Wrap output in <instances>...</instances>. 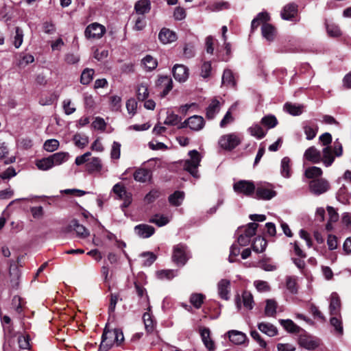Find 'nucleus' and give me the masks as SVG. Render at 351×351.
<instances>
[{
    "instance_id": "f257e3e1",
    "label": "nucleus",
    "mask_w": 351,
    "mask_h": 351,
    "mask_svg": "<svg viewBox=\"0 0 351 351\" xmlns=\"http://www.w3.org/2000/svg\"><path fill=\"white\" fill-rule=\"evenodd\" d=\"M189 159L185 160L183 164V168L185 171L190 173L194 178H198L197 168L201 162V156L197 150H191L189 152Z\"/></svg>"
},
{
    "instance_id": "f03ea898",
    "label": "nucleus",
    "mask_w": 351,
    "mask_h": 351,
    "mask_svg": "<svg viewBox=\"0 0 351 351\" xmlns=\"http://www.w3.org/2000/svg\"><path fill=\"white\" fill-rule=\"evenodd\" d=\"M21 262V258L18 257L16 262L14 261H9V282L12 289H17L20 283L21 271L18 267V265Z\"/></svg>"
},
{
    "instance_id": "7ed1b4c3",
    "label": "nucleus",
    "mask_w": 351,
    "mask_h": 351,
    "mask_svg": "<svg viewBox=\"0 0 351 351\" xmlns=\"http://www.w3.org/2000/svg\"><path fill=\"white\" fill-rule=\"evenodd\" d=\"M241 143L240 137L235 133L225 134L219 140V146L223 149L232 150Z\"/></svg>"
},
{
    "instance_id": "20e7f679",
    "label": "nucleus",
    "mask_w": 351,
    "mask_h": 351,
    "mask_svg": "<svg viewBox=\"0 0 351 351\" xmlns=\"http://www.w3.org/2000/svg\"><path fill=\"white\" fill-rule=\"evenodd\" d=\"M276 195V192L269 183H259L256 190V197L258 199L269 200Z\"/></svg>"
},
{
    "instance_id": "39448f33",
    "label": "nucleus",
    "mask_w": 351,
    "mask_h": 351,
    "mask_svg": "<svg viewBox=\"0 0 351 351\" xmlns=\"http://www.w3.org/2000/svg\"><path fill=\"white\" fill-rule=\"evenodd\" d=\"M233 189L237 193L250 196L254 193L256 186L252 181L239 180L234 184Z\"/></svg>"
},
{
    "instance_id": "423d86ee",
    "label": "nucleus",
    "mask_w": 351,
    "mask_h": 351,
    "mask_svg": "<svg viewBox=\"0 0 351 351\" xmlns=\"http://www.w3.org/2000/svg\"><path fill=\"white\" fill-rule=\"evenodd\" d=\"M309 189L311 193L316 195H319L328 191L330 184L326 179H313L309 182Z\"/></svg>"
},
{
    "instance_id": "0eeeda50",
    "label": "nucleus",
    "mask_w": 351,
    "mask_h": 351,
    "mask_svg": "<svg viewBox=\"0 0 351 351\" xmlns=\"http://www.w3.org/2000/svg\"><path fill=\"white\" fill-rule=\"evenodd\" d=\"M112 191L119 199H122L123 201L122 207L126 208L129 206L132 202V195L130 193L127 192L126 189L123 184H116L112 188Z\"/></svg>"
},
{
    "instance_id": "6e6552de",
    "label": "nucleus",
    "mask_w": 351,
    "mask_h": 351,
    "mask_svg": "<svg viewBox=\"0 0 351 351\" xmlns=\"http://www.w3.org/2000/svg\"><path fill=\"white\" fill-rule=\"evenodd\" d=\"M106 32V28L104 25L93 23L87 26L85 29V36L88 38L99 39L103 36Z\"/></svg>"
},
{
    "instance_id": "1a4fd4ad",
    "label": "nucleus",
    "mask_w": 351,
    "mask_h": 351,
    "mask_svg": "<svg viewBox=\"0 0 351 351\" xmlns=\"http://www.w3.org/2000/svg\"><path fill=\"white\" fill-rule=\"evenodd\" d=\"M115 335V329L112 330H108L106 328L104 329L99 346L100 351H108L116 343Z\"/></svg>"
},
{
    "instance_id": "9d476101",
    "label": "nucleus",
    "mask_w": 351,
    "mask_h": 351,
    "mask_svg": "<svg viewBox=\"0 0 351 351\" xmlns=\"http://www.w3.org/2000/svg\"><path fill=\"white\" fill-rule=\"evenodd\" d=\"M186 247L183 244H178L173 247L172 258L178 265H184L188 260Z\"/></svg>"
},
{
    "instance_id": "9b49d317",
    "label": "nucleus",
    "mask_w": 351,
    "mask_h": 351,
    "mask_svg": "<svg viewBox=\"0 0 351 351\" xmlns=\"http://www.w3.org/2000/svg\"><path fill=\"white\" fill-rule=\"evenodd\" d=\"M188 126L194 131H199L204 126V120L202 117L194 115L186 120L180 128Z\"/></svg>"
},
{
    "instance_id": "f8f14e48",
    "label": "nucleus",
    "mask_w": 351,
    "mask_h": 351,
    "mask_svg": "<svg viewBox=\"0 0 351 351\" xmlns=\"http://www.w3.org/2000/svg\"><path fill=\"white\" fill-rule=\"evenodd\" d=\"M172 72L176 80L180 82H185L189 77V69L183 64H175Z\"/></svg>"
},
{
    "instance_id": "ddd939ff",
    "label": "nucleus",
    "mask_w": 351,
    "mask_h": 351,
    "mask_svg": "<svg viewBox=\"0 0 351 351\" xmlns=\"http://www.w3.org/2000/svg\"><path fill=\"white\" fill-rule=\"evenodd\" d=\"M156 86L162 90V96H166L173 88V82L169 76H160L156 82Z\"/></svg>"
},
{
    "instance_id": "4468645a",
    "label": "nucleus",
    "mask_w": 351,
    "mask_h": 351,
    "mask_svg": "<svg viewBox=\"0 0 351 351\" xmlns=\"http://www.w3.org/2000/svg\"><path fill=\"white\" fill-rule=\"evenodd\" d=\"M217 291L219 297L225 300L230 298V281L227 279H221L217 284Z\"/></svg>"
},
{
    "instance_id": "2eb2a0df",
    "label": "nucleus",
    "mask_w": 351,
    "mask_h": 351,
    "mask_svg": "<svg viewBox=\"0 0 351 351\" xmlns=\"http://www.w3.org/2000/svg\"><path fill=\"white\" fill-rule=\"evenodd\" d=\"M176 34L168 28H162L158 34V39L163 44L171 43L177 40Z\"/></svg>"
},
{
    "instance_id": "dca6fc26",
    "label": "nucleus",
    "mask_w": 351,
    "mask_h": 351,
    "mask_svg": "<svg viewBox=\"0 0 351 351\" xmlns=\"http://www.w3.org/2000/svg\"><path fill=\"white\" fill-rule=\"evenodd\" d=\"M304 158L313 163L317 164L321 162L322 155L321 152L317 148L312 146L305 151Z\"/></svg>"
},
{
    "instance_id": "f3484780",
    "label": "nucleus",
    "mask_w": 351,
    "mask_h": 351,
    "mask_svg": "<svg viewBox=\"0 0 351 351\" xmlns=\"http://www.w3.org/2000/svg\"><path fill=\"white\" fill-rule=\"evenodd\" d=\"M136 234L142 238H148L151 237L155 232L154 227L147 224H140L134 228Z\"/></svg>"
},
{
    "instance_id": "a211bd4d",
    "label": "nucleus",
    "mask_w": 351,
    "mask_h": 351,
    "mask_svg": "<svg viewBox=\"0 0 351 351\" xmlns=\"http://www.w3.org/2000/svg\"><path fill=\"white\" fill-rule=\"evenodd\" d=\"M86 169L89 173L99 172L102 169L101 160L98 157L91 158L87 163H86Z\"/></svg>"
},
{
    "instance_id": "6ab92c4d",
    "label": "nucleus",
    "mask_w": 351,
    "mask_h": 351,
    "mask_svg": "<svg viewBox=\"0 0 351 351\" xmlns=\"http://www.w3.org/2000/svg\"><path fill=\"white\" fill-rule=\"evenodd\" d=\"M200 335L206 348L208 350H214L215 349V345L210 338V331L209 328H203L200 329Z\"/></svg>"
},
{
    "instance_id": "aec40b11",
    "label": "nucleus",
    "mask_w": 351,
    "mask_h": 351,
    "mask_svg": "<svg viewBox=\"0 0 351 351\" xmlns=\"http://www.w3.org/2000/svg\"><path fill=\"white\" fill-rule=\"evenodd\" d=\"M152 176V171L144 168L138 169L134 173V179L139 182L150 181Z\"/></svg>"
},
{
    "instance_id": "412c9836",
    "label": "nucleus",
    "mask_w": 351,
    "mask_h": 351,
    "mask_svg": "<svg viewBox=\"0 0 351 351\" xmlns=\"http://www.w3.org/2000/svg\"><path fill=\"white\" fill-rule=\"evenodd\" d=\"M298 11V5L294 3L286 5L281 12L282 18L285 20H291L296 14Z\"/></svg>"
},
{
    "instance_id": "4be33fe9",
    "label": "nucleus",
    "mask_w": 351,
    "mask_h": 351,
    "mask_svg": "<svg viewBox=\"0 0 351 351\" xmlns=\"http://www.w3.org/2000/svg\"><path fill=\"white\" fill-rule=\"evenodd\" d=\"M340 299L337 293H332L330 295V313L331 315H339L340 311Z\"/></svg>"
},
{
    "instance_id": "5701e85b",
    "label": "nucleus",
    "mask_w": 351,
    "mask_h": 351,
    "mask_svg": "<svg viewBox=\"0 0 351 351\" xmlns=\"http://www.w3.org/2000/svg\"><path fill=\"white\" fill-rule=\"evenodd\" d=\"M335 157V156L332 151V147L326 146L322 149L321 162H322L326 167H330L333 163Z\"/></svg>"
},
{
    "instance_id": "b1692460",
    "label": "nucleus",
    "mask_w": 351,
    "mask_h": 351,
    "mask_svg": "<svg viewBox=\"0 0 351 351\" xmlns=\"http://www.w3.org/2000/svg\"><path fill=\"white\" fill-rule=\"evenodd\" d=\"M228 336L230 341L237 345L243 343L247 339L245 333L234 330L228 331Z\"/></svg>"
},
{
    "instance_id": "393cba45",
    "label": "nucleus",
    "mask_w": 351,
    "mask_h": 351,
    "mask_svg": "<svg viewBox=\"0 0 351 351\" xmlns=\"http://www.w3.org/2000/svg\"><path fill=\"white\" fill-rule=\"evenodd\" d=\"M53 167L58 166L66 162L69 158L68 152H60L49 156Z\"/></svg>"
},
{
    "instance_id": "a878e982",
    "label": "nucleus",
    "mask_w": 351,
    "mask_h": 351,
    "mask_svg": "<svg viewBox=\"0 0 351 351\" xmlns=\"http://www.w3.org/2000/svg\"><path fill=\"white\" fill-rule=\"evenodd\" d=\"M262 35L268 41H272L276 36V29L271 24L265 22L261 27Z\"/></svg>"
},
{
    "instance_id": "bb28decb",
    "label": "nucleus",
    "mask_w": 351,
    "mask_h": 351,
    "mask_svg": "<svg viewBox=\"0 0 351 351\" xmlns=\"http://www.w3.org/2000/svg\"><path fill=\"white\" fill-rule=\"evenodd\" d=\"M34 61V56L29 53L21 52L17 54V66L20 68H25Z\"/></svg>"
},
{
    "instance_id": "cd10ccee",
    "label": "nucleus",
    "mask_w": 351,
    "mask_h": 351,
    "mask_svg": "<svg viewBox=\"0 0 351 351\" xmlns=\"http://www.w3.org/2000/svg\"><path fill=\"white\" fill-rule=\"evenodd\" d=\"M70 226L76 232L77 237L84 239L89 236V231L77 220H73Z\"/></svg>"
},
{
    "instance_id": "c85d7f7f",
    "label": "nucleus",
    "mask_w": 351,
    "mask_h": 351,
    "mask_svg": "<svg viewBox=\"0 0 351 351\" xmlns=\"http://www.w3.org/2000/svg\"><path fill=\"white\" fill-rule=\"evenodd\" d=\"M258 329L269 337H274L278 334V330L273 324L267 322H261L258 325Z\"/></svg>"
},
{
    "instance_id": "c756f323",
    "label": "nucleus",
    "mask_w": 351,
    "mask_h": 351,
    "mask_svg": "<svg viewBox=\"0 0 351 351\" xmlns=\"http://www.w3.org/2000/svg\"><path fill=\"white\" fill-rule=\"evenodd\" d=\"M300 344L304 348L312 350L318 347L319 342L311 337L304 336L300 338Z\"/></svg>"
},
{
    "instance_id": "7c9ffc66",
    "label": "nucleus",
    "mask_w": 351,
    "mask_h": 351,
    "mask_svg": "<svg viewBox=\"0 0 351 351\" xmlns=\"http://www.w3.org/2000/svg\"><path fill=\"white\" fill-rule=\"evenodd\" d=\"M284 109L290 114L298 116L301 114L304 110V106L296 104L286 103Z\"/></svg>"
},
{
    "instance_id": "2f4dec72",
    "label": "nucleus",
    "mask_w": 351,
    "mask_h": 351,
    "mask_svg": "<svg viewBox=\"0 0 351 351\" xmlns=\"http://www.w3.org/2000/svg\"><path fill=\"white\" fill-rule=\"evenodd\" d=\"M220 110V103L217 99H213L206 109V117L212 119L219 112Z\"/></svg>"
},
{
    "instance_id": "473e14b6",
    "label": "nucleus",
    "mask_w": 351,
    "mask_h": 351,
    "mask_svg": "<svg viewBox=\"0 0 351 351\" xmlns=\"http://www.w3.org/2000/svg\"><path fill=\"white\" fill-rule=\"evenodd\" d=\"M184 199V193L183 191H176L170 195L168 199L171 205L179 206L182 204Z\"/></svg>"
},
{
    "instance_id": "72a5a7b5",
    "label": "nucleus",
    "mask_w": 351,
    "mask_h": 351,
    "mask_svg": "<svg viewBox=\"0 0 351 351\" xmlns=\"http://www.w3.org/2000/svg\"><path fill=\"white\" fill-rule=\"evenodd\" d=\"M134 8L137 14L143 16L150 10V1L149 0H140L136 3Z\"/></svg>"
},
{
    "instance_id": "f704fd0d",
    "label": "nucleus",
    "mask_w": 351,
    "mask_h": 351,
    "mask_svg": "<svg viewBox=\"0 0 351 351\" xmlns=\"http://www.w3.org/2000/svg\"><path fill=\"white\" fill-rule=\"evenodd\" d=\"M143 320L145 324V328L148 333L152 332L155 328V322L152 315L146 312L143 315Z\"/></svg>"
},
{
    "instance_id": "c9c22d12",
    "label": "nucleus",
    "mask_w": 351,
    "mask_h": 351,
    "mask_svg": "<svg viewBox=\"0 0 351 351\" xmlns=\"http://www.w3.org/2000/svg\"><path fill=\"white\" fill-rule=\"evenodd\" d=\"M281 175L285 178L291 176V160L288 157H284L281 160Z\"/></svg>"
},
{
    "instance_id": "e433bc0d",
    "label": "nucleus",
    "mask_w": 351,
    "mask_h": 351,
    "mask_svg": "<svg viewBox=\"0 0 351 351\" xmlns=\"http://www.w3.org/2000/svg\"><path fill=\"white\" fill-rule=\"evenodd\" d=\"M170 219L167 216L160 214H156L149 219V222L159 227L167 225Z\"/></svg>"
},
{
    "instance_id": "4c0bfd02",
    "label": "nucleus",
    "mask_w": 351,
    "mask_h": 351,
    "mask_svg": "<svg viewBox=\"0 0 351 351\" xmlns=\"http://www.w3.org/2000/svg\"><path fill=\"white\" fill-rule=\"evenodd\" d=\"M269 20V14L267 12L259 13L257 16L252 21V29H254L257 28L261 23H264Z\"/></svg>"
},
{
    "instance_id": "58836bf2",
    "label": "nucleus",
    "mask_w": 351,
    "mask_h": 351,
    "mask_svg": "<svg viewBox=\"0 0 351 351\" xmlns=\"http://www.w3.org/2000/svg\"><path fill=\"white\" fill-rule=\"evenodd\" d=\"M266 245V240L261 237H258L254 239L252 244V248L254 251L259 253L263 252L265 250Z\"/></svg>"
},
{
    "instance_id": "ea45409f",
    "label": "nucleus",
    "mask_w": 351,
    "mask_h": 351,
    "mask_svg": "<svg viewBox=\"0 0 351 351\" xmlns=\"http://www.w3.org/2000/svg\"><path fill=\"white\" fill-rule=\"evenodd\" d=\"M280 322L284 328L289 332H298L300 327L291 319H280Z\"/></svg>"
},
{
    "instance_id": "a19ab883",
    "label": "nucleus",
    "mask_w": 351,
    "mask_h": 351,
    "mask_svg": "<svg viewBox=\"0 0 351 351\" xmlns=\"http://www.w3.org/2000/svg\"><path fill=\"white\" fill-rule=\"evenodd\" d=\"M337 315H332L330 322V324L335 328V332L337 335H342L343 332V328L342 326V322L341 318L336 317Z\"/></svg>"
},
{
    "instance_id": "79ce46f5",
    "label": "nucleus",
    "mask_w": 351,
    "mask_h": 351,
    "mask_svg": "<svg viewBox=\"0 0 351 351\" xmlns=\"http://www.w3.org/2000/svg\"><path fill=\"white\" fill-rule=\"evenodd\" d=\"M136 95L139 101H144L148 97L149 91L147 84L142 83L138 86Z\"/></svg>"
},
{
    "instance_id": "37998d69",
    "label": "nucleus",
    "mask_w": 351,
    "mask_h": 351,
    "mask_svg": "<svg viewBox=\"0 0 351 351\" xmlns=\"http://www.w3.org/2000/svg\"><path fill=\"white\" fill-rule=\"evenodd\" d=\"M142 64L148 71H152L156 68L158 62L156 59L154 58L152 56L147 55L142 60Z\"/></svg>"
},
{
    "instance_id": "c03bdc74",
    "label": "nucleus",
    "mask_w": 351,
    "mask_h": 351,
    "mask_svg": "<svg viewBox=\"0 0 351 351\" xmlns=\"http://www.w3.org/2000/svg\"><path fill=\"white\" fill-rule=\"evenodd\" d=\"M322 170L317 167H311L307 168L304 171V176L308 179H313L321 176Z\"/></svg>"
},
{
    "instance_id": "a18cd8bd",
    "label": "nucleus",
    "mask_w": 351,
    "mask_h": 351,
    "mask_svg": "<svg viewBox=\"0 0 351 351\" xmlns=\"http://www.w3.org/2000/svg\"><path fill=\"white\" fill-rule=\"evenodd\" d=\"M298 278L295 276H287L286 278V287L287 289L291 293H297L298 292V283H297Z\"/></svg>"
},
{
    "instance_id": "49530a36",
    "label": "nucleus",
    "mask_w": 351,
    "mask_h": 351,
    "mask_svg": "<svg viewBox=\"0 0 351 351\" xmlns=\"http://www.w3.org/2000/svg\"><path fill=\"white\" fill-rule=\"evenodd\" d=\"M242 301L243 306L249 310L253 308L254 300L252 293L250 291H245L242 293Z\"/></svg>"
},
{
    "instance_id": "de8ad7c7",
    "label": "nucleus",
    "mask_w": 351,
    "mask_h": 351,
    "mask_svg": "<svg viewBox=\"0 0 351 351\" xmlns=\"http://www.w3.org/2000/svg\"><path fill=\"white\" fill-rule=\"evenodd\" d=\"M36 165L38 169L42 171H47L53 167L49 156L36 160Z\"/></svg>"
},
{
    "instance_id": "09e8293b",
    "label": "nucleus",
    "mask_w": 351,
    "mask_h": 351,
    "mask_svg": "<svg viewBox=\"0 0 351 351\" xmlns=\"http://www.w3.org/2000/svg\"><path fill=\"white\" fill-rule=\"evenodd\" d=\"M73 141L75 145L82 149L88 144V137L86 135H82L80 134H76L73 136Z\"/></svg>"
},
{
    "instance_id": "8fccbe9b",
    "label": "nucleus",
    "mask_w": 351,
    "mask_h": 351,
    "mask_svg": "<svg viewBox=\"0 0 351 351\" xmlns=\"http://www.w3.org/2000/svg\"><path fill=\"white\" fill-rule=\"evenodd\" d=\"M94 73L95 71L92 69H84L81 75V83L84 85L88 84L93 80Z\"/></svg>"
},
{
    "instance_id": "3c124183",
    "label": "nucleus",
    "mask_w": 351,
    "mask_h": 351,
    "mask_svg": "<svg viewBox=\"0 0 351 351\" xmlns=\"http://www.w3.org/2000/svg\"><path fill=\"white\" fill-rule=\"evenodd\" d=\"M205 299V295L202 293H193L190 297V302L196 308H199Z\"/></svg>"
},
{
    "instance_id": "603ef678",
    "label": "nucleus",
    "mask_w": 351,
    "mask_h": 351,
    "mask_svg": "<svg viewBox=\"0 0 351 351\" xmlns=\"http://www.w3.org/2000/svg\"><path fill=\"white\" fill-rule=\"evenodd\" d=\"M158 278L160 280H171L176 276V271L172 269H163L156 272Z\"/></svg>"
},
{
    "instance_id": "864d4df0",
    "label": "nucleus",
    "mask_w": 351,
    "mask_h": 351,
    "mask_svg": "<svg viewBox=\"0 0 351 351\" xmlns=\"http://www.w3.org/2000/svg\"><path fill=\"white\" fill-rule=\"evenodd\" d=\"M222 83L230 86H234L235 85L234 76L232 72L230 70L226 69L223 71L222 76Z\"/></svg>"
},
{
    "instance_id": "5fc2aeb1",
    "label": "nucleus",
    "mask_w": 351,
    "mask_h": 351,
    "mask_svg": "<svg viewBox=\"0 0 351 351\" xmlns=\"http://www.w3.org/2000/svg\"><path fill=\"white\" fill-rule=\"evenodd\" d=\"M23 30L19 27H16L15 28V36H14V40H13V45L16 48L19 49L23 41Z\"/></svg>"
},
{
    "instance_id": "6e6d98bb",
    "label": "nucleus",
    "mask_w": 351,
    "mask_h": 351,
    "mask_svg": "<svg viewBox=\"0 0 351 351\" xmlns=\"http://www.w3.org/2000/svg\"><path fill=\"white\" fill-rule=\"evenodd\" d=\"M248 131L252 136H255L257 138H262L265 136V132L258 124L253 125L249 128Z\"/></svg>"
},
{
    "instance_id": "4d7b16f0",
    "label": "nucleus",
    "mask_w": 351,
    "mask_h": 351,
    "mask_svg": "<svg viewBox=\"0 0 351 351\" xmlns=\"http://www.w3.org/2000/svg\"><path fill=\"white\" fill-rule=\"evenodd\" d=\"M261 123L268 128H272L277 125L278 121L274 115H267L262 118Z\"/></svg>"
},
{
    "instance_id": "13d9d810",
    "label": "nucleus",
    "mask_w": 351,
    "mask_h": 351,
    "mask_svg": "<svg viewBox=\"0 0 351 351\" xmlns=\"http://www.w3.org/2000/svg\"><path fill=\"white\" fill-rule=\"evenodd\" d=\"M181 120V118L173 112H167L166 119L164 121V123L167 125H176Z\"/></svg>"
},
{
    "instance_id": "bf43d9fd",
    "label": "nucleus",
    "mask_w": 351,
    "mask_h": 351,
    "mask_svg": "<svg viewBox=\"0 0 351 351\" xmlns=\"http://www.w3.org/2000/svg\"><path fill=\"white\" fill-rule=\"evenodd\" d=\"M276 303L274 300H267L265 313L267 316H274L276 313Z\"/></svg>"
},
{
    "instance_id": "052dcab7",
    "label": "nucleus",
    "mask_w": 351,
    "mask_h": 351,
    "mask_svg": "<svg viewBox=\"0 0 351 351\" xmlns=\"http://www.w3.org/2000/svg\"><path fill=\"white\" fill-rule=\"evenodd\" d=\"M44 149L49 152L56 150L59 147V142L56 139H49L45 142Z\"/></svg>"
},
{
    "instance_id": "680f3d73",
    "label": "nucleus",
    "mask_w": 351,
    "mask_h": 351,
    "mask_svg": "<svg viewBox=\"0 0 351 351\" xmlns=\"http://www.w3.org/2000/svg\"><path fill=\"white\" fill-rule=\"evenodd\" d=\"M258 225L254 222L249 223L245 228L243 234L251 239L256 234V229Z\"/></svg>"
},
{
    "instance_id": "e2e57ef3",
    "label": "nucleus",
    "mask_w": 351,
    "mask_h": 351,
    "mask_svg": "<svg viewBox=\"0 0 351 351\" xmlns=\"http://www.w3.org/2000/svg\"><path fill=\"white\" fill-rule=\"evenodd\" d=\"M234 108V106H232L229 110L226 113L225 116L222 119V120L220 122V127L225 128L228 124L231 123L234 121V117H232L231 114V110Z\"/></svg>"
},
{
    "instance_id": "0e129e2a",
    "label": "nucleus",
    "mask_w": 351,
    "mask_h": 351,
    "mask_svg": "<svg viewBox=\"0 0 351 351\" xmlns=\"http://www.w3.org/2000/svg\"><path fill=\"white\" fill-rule=\"evenodd\" d=\"M304 134L306 136L307 140H312L313 139L317 132V126H311V125H305L304 127Z\"/></svg>"
},
{
    "instance_id": "69168bd1",
    "label": "nucleus",
    "mask_w": 351,
    "mask_h": 351,
    "mask_svg": "<svg viewBox=\"0 0 351 351\" xmlns=\"http://www.w3.org/2000/svg\"><path fill=\"white\" fill-rule=\"evenodd\" d=\"M137 101L134 98L129 99L126 102V108L128 110V112L131 114L132 116H134L136 112L137 109Z\"/></svg>"
},
{
    "instance_id": "338daca9",
    "label": "nucleus",
    "mask_w": 351,
    "mask_h": 351,
    "mask_svg": "<svg viewBox=\"0 0 351 351\" xmlns=\"http://www.w3.org/2000/svg\"><path fill=\"white\" fill-rule=\"evenodd\" d=\"M141 256L144 258L145 266H150L156 259V256L152 252H144L141 254Z\"/></svg>"
},
{
    "instance_id": "774afa93",
    "label": "nucleus",
    "mask_w": 351,
    "mask_h": 351,
    "mask_svg": "<svg viewBox=\"0 0 351 351\" xmlns=\"http://www.w3.org/2000/svg\"><path fill=\"white\" fill-rule=\"evenodd\" d=\"M146 26L145 18L144 16H138L134 22L133 29L136 31H141Z\"/></svg>"
}]
</instances>
